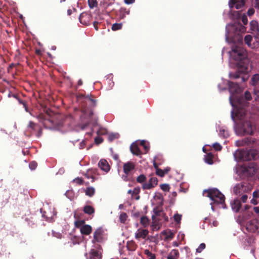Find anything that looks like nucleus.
Segmentation results:
<instances>
[{
  "label": "nucleus",
  "mask_w": 259,
  "mask_h": 259,
  "mask_svg": "<svg viewBox=\"0 0 259 259\" xmlns=\"http://www.w3.org/2000/svg\"><path fill=\"white\" fill-rule=\"evenodd\" d=\"M226 39L233 43L231 51L230 52L231 57L238 62L248 60L246 57L245 50L242 47V37L241 34L246 31L245 27L240 23H235L226 27Z\"/></svg>",
  "instance_id": "f257e3e1"
},
{
  "label": "nucleus",
  "mask_w": 259,
  "mask_h": 259,
  "mask_svg": "<svg viewBox=\"0 0 259 259\" xmlns=\"http://www.w3.org/2000/svg\"><path fill=\"white\" fill-rule=\"evenodd\" d=\"M203 194L205 196L209 198L212 201V203L217 204H222L223 208H225V196L217 189L212 188L207 190H204Z\"/></svg>",
  "instance_id": "f03ea898"
},
{
  "label": "nucleus",
  "mask_w": 259,
  "mask_h": 259,
  "mask_svg": "<svg viewBox=\"0 0 259 259\" xmlns=\"http://www.w3.org/2000/svg\"><path fill=\"white\" fill-rule=\"evenodd\" d=\"M238 132L240 135H250L253 134V126L250 121H244L239 128Z\"/></svg>",
  "instance_id": "7ed1b4c3"
},
{
  "label": "nucleus",
  "mask_w": 259,
  "mask_h": 259,
  "mask_svg": "<svg viewBox=\"0 0 259 259\" xmlns=\"http://www.w3.org/2000/svg\"><path fill=\"white\" fill-rule=\"evenodd\" d=\"M250 191L249 187L247 185L243 183H240L236 185L233 188L234 194L240 196L244 193Z\"/></svg>",
  "instance_id": "20e7f679"
},
{
  "label": "nucleus",
  "mask_w": 259,
  "mask_h": 259,
  "mask_svg": "<svg viewBox=\"0 0 259 259\" xmlns=\"http://www.w3.org/2000/svg\"><path fill=\"white\" fill-rule=\"evenodd\" d=\"M246 230L250 232H255L259 228V221L257 219H253L246 224Z\"/></svg>",
  "instance_id": "39448f33"
},
{
  "label": "nucleus",
  "mask_w": 259,
  "mask_h": 259,
  "mask_svg": "<svg viewBox=\"0 0 259 259\" xmlns=\"http://www.w3.org/2000/svg\"><path fill=\"white\" fill-rule=\"evenodd\" d=\"M237 71L242 74H246L248 70V60H245L242 62H238Z\"/></svg>",
  "instance_id": "423d86ee"
},
{
  "label": "nucleus",
  "mask_w": 259,
  "mask_h": 259,
  "mask_svg": "<svg viewBox=\"0 0 259 259\" xmlns=\"http://www.w3.org/2000/svg\"><path fill=\"white\" fill-rule=\"evenodd\" d=\"M103 232L104 231L103 229L101 228L96 229L94 233L92 243H95L96 242H102L103 240Z\"/></svg>",
  "instance_id": "0eeeda50"
},
{
  "label": "nucleus",
  "mask_w": 259,
  "mask_h": 259,
  "mask_svg": "<svg viewBox=\"0 0 259 259\" xmlns=\"http://www.w3.org/2000/svg\"><path fill=\"white\" fill-rule=\"evenodd\" d=\"M254 143V140L251 137L245 138L242 140L236 141V145L238 147L250 145Z\"/></svg>",
  "instance_id": "6e6552de"
},
{
  "label": "nucleus",
  "mask_w": 259,
  "mask_h": 259,
  "mask_svg": "<svg viewBox=\"0 0 259 259\" xmlns=\"http://www.w3.org/2000/svg\"><path fill=\"white\" fill-rule=\"evenodd\" d=\"M229 4L231 8L239 9L244 6L245 2L244 0H230Z\"/></svg>",
  "instance_id": "1a4fd4ad"
},
{
  "label": "nucleus",
  "mask_w": 259,
  "mask_h": 259,
  "mask_svg": "<svg viewBox=\"0 0 259 259\" xmlns=\"http://www.w3.org/2000/svg\"><path fill=\"white\" fill-rule=\"evenodd\" d=\"M98 175V170L97 168H91L89 169L84 174V176L88 179H92V182H94L96 178L95 176Z\"/></svg>",
  "instance_id": "9d476101"
},
{
  "label": "nucleus",
  "mask_w": 259,
  "mask_h": 259,
  "mask_svg": "<svg viewBox=\"0 0 259 259\" xmlns=\"http://www.w3.org/2000/svg\"><path fill=\"white\" fill-rule=\"evenodd\" d=\"M135 168V164L133 162L128 161L125 163L123 166V171L126 175H128Z\"/></svg>",
  "instance_id": "9b49d317"
},
{
  "label": "nucleus",
  "mask_w": 259,
  "mask_h": 259,
  "mask_svg": "<svg viewBox=\"0 0 259 259\" xmlns=\"http://www.w3.org/2000/svg\"><path fill=\"white\" fill-rule=\"evenodd\" d=\"M149 234V231L147 229H139L137 232L135 234V238L138 240L141 238L145 239Z\"/></svg>",
  "instance_id": "f8f14e48"
},
{
  "label": "nucleus",
  "mask_w": 259,
  "mask_h": 259,
  "mask_svg": "<svg viewBox=\"0 0 259 259\" xmlns=\"http://www.w3.org/2000/svg\"><path fill=\"white\" fill-rule=\"evenodd\" d=\"M91 16L86 13H81L79 17L80 22L84 25H88L89 24Z\"/></svg>",
  "instance_id": "ddd939ff"
},
{
  "label": "nucleus",
  "mask_w": 259,
  "mask_h": 259,
  "mask_svg": "<svg viewBox=\"0 0 259 259\" xmlns=\"http://www.w3.org/2000/svg\"><path fill=\"white\" fill-rule=\"evenodd\" d=\"M241 206L242 205L240 200L238 199H234L233 202L231 203L232 209L235 212H238L239 211Z\"/></svg>",
  "instance_id": "4468645a"
},
{
  "label": "nucleus",
  "mask_w": 259,
  "mask_h": 259,
  "mask_svg": "<svg viewBox=\"0 0 259 259\" xmlns=\"http://www.w3.org/2000/svg\"><path fill=\"white\" fill-rule=\"evenodd\" d=\"M250 29L256 33L255 39L259 37V28L258 23L256 21H251L250 22Z\"/></svg>",
  "instance_id": "2eb2a0df"
},
{
  "label": "nucleus",
  "mask_w": 259,
  "mask_h": 259,
  "mask_svg": "<svg viewBox=\"0 0 259 259\" xmlns=\"http://www.w3.org/2000/svg\"><path fill=\"white\" fill-rule=\"evenodd\" d=\"M99 167L105 172H108L110 170V166L105 159H101L98 163Z\"/></svg>",
  "instance_id": "dca6fc26"
},
{
  "label": "nucleus",
  "mask_w": 259,
  "mask_h": 259,
  "mask_svg": "<svg viewBox=\"0 0 259 259\" xmlns=\"http://www.w3.org/2000/svg\"><path fill=\"white\" fill-rule=\"evenodd\" d=\"M228 85L229 91L231 93H237L239 92L240 87L238 83H236L231 81H229Z\"/></svg>",
  "instance_id": "f3484780"
},
{
  "label": "nucleus",
  "mask_w": 259,
  "mask_h": 259,
  "mask_svg": "<svg viewBox=\"0 0 259 259\" xmlns=\"http://www.w3.org/2000/svg\"><path fill=\"white\" fill-rule=\"evenodd\" d=\"M80 231L82 235H89L91 233L92 231V228L89 225H84L81 227Z\"/></svg>",
  "instance_id": "a211bd4d"
},
{
  "label": "nucleus",
  "mask_w": 259,
  "mask_h": 259,
  "mask_svg": "<svg viewBox=\"0 0 259 259\" xmlns=\"http://www.w3.org/2000/svg\"><path fill=\"white\" fill-rule=\"evenodd\" d=\"M130 150L131 152L135 155L139 156L142 154L141 151L136 143H134L131 145Z\"/></svg>",
  "instance_id": "6ab92c4d"
},
{
  "label": "nucleus",
  "mask_w": 259,
  "mask_h": 259,
  "mask_svg": "<svg viewBox=\"0 0 259 259\" xmlns=\"http://www.w3.org/2000/svg\"><path fill=\"white\" fill-rule=\"evenodd\" d=\"M102 255L99 251L94 249H92L90 251V259H101Z\"/></svg>",
  "instance_id": "aec40b11"
},
{
  "label": "nucleus",
  "mask_w": 259,
  "mask_h": 259,
  "mask_svg": "<svg viewBox=\"0 0 259 259\" xmlns=\"http://www.w3.org/2000/svg\"><path fill=\"white\" fill-rule=\"evenodd\" d=\"M250 84L255 87L259 83V74L256 73L252 75L250 80Z\"/></svg>",
  "instance_id": "412c9836"
},
{
  "label": "nucleus",
  "mask_w": 259,
  "mask_h": 259,
  "mask_svg": "<svg viewBox=\"0 0 259 259\" xmlns=\"http://www.w3.org/2000/svg\"><path fill=\"white\" fill-rule=\"evenodd\" d=\"M179 255V252L177 249H172L167 257V259H177Z\"/></svg>",
  "instance_id": "4be33fe9"
},
{
  "label": "nucleus",
  "mask_w": 259,
  "mask_h": 259,
  "mask_svg": "<svg viewBox=\"0 0 259 259\" xmlns=\"http://www.w3.org/2000/svg\"><path fill=\"white\" fill-rule=\"evenodd\" d=\"M83 212L86 214L91 215L95 213V209L92 206L86 205L83 207Z\"/></svg>",
  "instance_id": "5701e85b"
},
{
  "label": "nucleus",
  "mask_w": 259,
  "mask_h": 259,
  "mask_svg": "<svg viewBox=\"0 0 259 259\" xmlns=\"http://www.w3.org/2000/svg\"><path fill=\"white\" fill-rule=\"evenodd\" d=\"M154 212L156 216H161L163 215L164 217V221L166 222H167L168 220V218L167 216L166 215L165 213L161 210H158L157 209L154 208Z\"/></svg>",
  "instance_id": "b1692460"
},
{
  "label": "nucleus",
  "mask_w": 259,
  "mask_h": 259,
  "mask_svg": "<svg viewBox=\"0 0 259 259\" xmlns=\"http://www.w3.org/2000/svg\"><path fill=\"white\" fill-rule=\"evenodd\" d=\"M95 193V190L93 187H90L87 188L85 190V193L87 195L92 197Z\"/></svg>",
  "instance_id": "393cba45"
},
{
  "label": "nucleus",
  "mask_w": 259,
  "mask_h": 259,
  "mask_svg": "<svg viewBox=\"0 0 259 259\" xmlns=\"http://www.w3.org/2000/svg\"><path fill=\"white\" fill-rule=\"evenodd\" d=\"M213 155L211 153H209L207 154V155L205 156L204 159L205 162L209 164H211L213 163Z\"/></svg>",
  "instance_id": "a878e982"
},
{
  "label": "nucleus",
  "mask_w": 259,
  "mask_h": 259,
  "mask_svg": "<svg viewBox=\"0 0 259 259\" xmlns=\"http://www.w3.org/2000/svg\"><path fill=\"white\" fill-rule=\"evenodd\" d=\"M129 12L130 11H127L126 8H121L119 10V18L123 19L125 17L126 14H128Z\"/></svg>",
  "instance_id": "bb28decb"
},
{
  "label": "nucleus",
  "mask_w": 259,
  "mask_h": 259,
  "mask_svg": "<svg viewBox=\"0 0 259 259\" xmlns=\"http://www.w3.org/2000/svg\"><path fill=\"white\" fill-rule=\"evenodd\" d=\"M149 221V219L147 217L143 216L141 218L140 223L144 227H146L147 225H148Z\"/></svg>",
  "instance_id": "cd10ccee"
},
{
  "label": "nucleus",
  "mask_w": 259,
  "mask_h": 259,
  "mask_svg": "<svg viewBox=\"0 0 259 259\" xmlns=\"http://www.w3.org/2000/svg\"><path fill=\"white\" fill-rule=\"evenodd\" d=\"M84 97L85 99L89 100L91 102L92 106L95 107L96 106L97 100L96 99H93L91 95H87L84 96Z\"/></svg>",
  "instance_id": "c85d7f7f"
},
{
  "label": "nucleus",
  "mask_w": 259,
  "mask_h": 259,
  "mask_svg": "<svg viewBox=\"0 0 259 259\" xmlns=\"http://www.w3.org/2000/svg\"><path fill=\"white\" fill-rule=\"evenodd\" d=\"M144 253L147 255L149 259H155L156 258L155 255L148 249L144 250Z\"/></svg>",
  "instance_id": "c756f323"
},
{
  "label": "nucleus",
  "mask_w": 259,
  "mask_h": 259,
  "mask_svg": "<svg viewBox=\"0 0 259 259\" xmlns=\"http://www.w3.org/2000/svg\"><path fill=\"white\" fill-rule=\"evenodd\" d=\"M122 27V23H114L112 25L111 29L113 31H116L121 29Z\"/></svg>",
  "instance_id": "7c9ffc66"
},
{
  "label": "nucleus",
  "mask_w": 259,
  "mask_h": 259,
  "mask_svg": "<svg viewBox=\"0 0 259 259\" xmlns=\"http://www.w3.org/2000/svg\"><path fill=\"white\" fill-rule=\"evenodd\" d=\"M28 127L31 128L32 130L36 131L38 129V127H39V126L33 121H30L29 122Z\"/></svg>",
  "instance_id": "2f4dec72"
},
{
  "label": "nucleus",
  "mask_w": 259,
  "mask_h": 259,
  "mask_svg": "<svg viewBox=\"0 0 259 259\" xmlns=\"http://www.w3.org/2000/svg\"><path fill=\"white\" fill-rule=\"evenodd\" d=\"M72 182L79 185H81L83 184L84 180L81 178L77 177L72 181Z\"/></svg>",
  "instance_id": "473e14b6"
},
{
  "label": "nucleus",
  "mask_w": 259,
  "mask_h": 259,
  "mask_svg": "<svg viewBox=\"0 0 259 259\" xmlns=\"http://www.w3.org/2000/svg\"><path fill=\"white\" fill-rule=\"evenodd\" d=\"M220 135L224 138H227L229 136V134L228 131L225 129H221L220 131Z\"/></svg>",
  "instance_id": "72a5a7b5"
},
{
  "label": "nucleus",
  "mask_w": 259,
  "mask_h": 259,
  "mask_svg": "<svg viewBox=\"0 0 259 259\" xmlns=\"http://www.w3.org/2000/svg\"><path fill=\"white\" fill-rule=\"evenodd\" d=\"M252 39V36L250 35H247L244 37V41L249 47L251 46Z\"/></svg>",
  "instance_id": "f704fd0d"
},
{
  "label": "nucleus",
  "mask_w": 259,
  "mask_h": 259,
  "mask_svg": "<svg viewBox=\"0 0 259 259\" xmlns=\"http://www.w3.org/2000/svg\"><path fill=\"white\" fill-rule=\"evenodd\" d=\"M154 187L155 186L149 182L148 183H144L142 185V188L144 190L150 189Z\"/></svg>",
  "instance_id": "c9c22d12"
},
{
  "label": "nucleus",
  "mask_w": 259,
  "mask_h": 259,
  "mask_svg": "<svg viewBox=\"0 0 259 259\" xmlns=\"http://www.w3.org/2000/svg\"><path fill=\"white\" fill-rule=\"evenodd\" d=\"M127 215L125 212H122L119 216L120 221L122 223H124L127 219Z\"/></svg>",
  "instance_id": "e433bc0d"
},
{
  "label": "nucleus",
  "mask_w": 259,
  "mask_h": 259,
  "mask_svg": "<svg viewBox=\"0 0 259 259\" xmlns=\"http://www.w3.org/2000/svg\"><path fill=\"white\" fill-rule=\"evenodd\" d=\"M88 4L91 9H93L97 6V0H88Z\"/></svg>",
  "instance_id": "4c0bfd02"
},
{
  "label": "nucleus",
  "mask_w": 259,
  "mask_h": 259,
  "mask_svg": "<svg viewBox=\"0 0 259 259\" xmlns=\"http://www.w3.org/2000/svg\"><path fill=\"white\" fill-rule=\"evenodd\" d=\"M85 221L84 220H78L75 222L74 224L76 228H81L84 225Z\"/></svg>",
  "instance_id": "58836bf2"
},
{
  "label": "nucleus",
  "mask_w": 259,
  "mask_h": 259,
  "mask_svg": "<svg viewBox=\"0 0 259 259\" xmlns=\"http://www.w3.org/2000/svg\"><path fill=\"white\" fill-rule=\"evenodd\" d=\"M243 117L242 115H239V113L238 112H237L235 113V115H234V112L233 111H232L231 113V117L232 119L234 121L235 120V117L238 118L239 119L241 120L242 117Z\"/></svg>",
  "instance_id": "ea45409f"
},
{
  "label": "nucleus",
  "mask_w": 259,
  "mask_h": 259,
  "mask_svg": "<svg viewBox=\"0 0 259 259\" xmlns=\"http://www.w3.org/2000/svg\"><path fill=\"white\" fill-rule=\"evenodd\" d=\"M127 247L128 249L130 250H135L136 248V245L133 242H127Z\"/></svg>",
  "instance_id": "a19ab883"
},
{
  "label": "nucleus",
  "mask_w": 259,
  "mask_h": 259,
  "mask_svg": "<svg viewBox=\"0 0 259 259\" xmlns=\"http://www.w3.org/2000/svg\"><path fill=\"white\" fill-rule=\"evenodd\" d=\"M146 177L144 175H140L137 178V182L139 183H142L145 181Z\"/></svg>",
  "instance_id": "79ce46f5"
},
{
  "label": "nucleus",
  "mask_w": 259,
  "mask_h": 259,
  "mask_svg": "<svg viewBox=\"0 0 259 259\" xmlns=\"http://www.w3.org/2000/svg\"><path fill=\"white\" fill-rule=\"evenodd\" d=\"M160 187L161 190L164 192H168L170 189L169 185L167 184H161Z\"/></svg>",
  "instance_id": "37998d69"
},
{
  "label": "nucleus",
  "mask_w": 259,
  "mask_h": 259,
  "mask_svg": "<svg viewBox=\"0 0 259 259\" xmlns=\"http://www.w3.org/2000/svg\"><path fill=\"white\" fill-rule=\"evenodd\" d=\"M241 74L237 70L235 73L230 74V76L231 78L234 79L239 78L241 76Z\"/></svg>",
  "instance_id": "c03bdc74"
},
{
  "label": "nucleus",
  "mask_w": 259,
  "mask_h": 259,
  "mask_svg": "<svg viewBox=\"0 0 259 259\" xmlns=\"http://www.w3.org/2000/svg\"><path fill=\"white\" fill-rule=\"evenodd\" d=\"M244 98L247 101H250L252 99V96L250 93L246 91L244 93Z\"/></svg>",
  "instance_id": "a18cd8bd"
},
{
  "label": "nucleus",
  "mask_w": 259,
  "mask_h": 259,
  "mask_svg": "<svg viewBox=\"0 0 259 259\" xmlns=\"http://www.w3.org/2000/svg\"><path fill=\"white\" fill-rule=\"evenodd\" d=\"M140 145L142 146L145 151V152H147L149 150V147L146 145V142L144 140L140 142Z\"/></svg>",
  "instance_id": "49530a36"
},
{
  "label": "nucleus",
  "mask_w": 259,
  "mask_h": 259,
  "mask_svg": "<svg viewBox=\"0 0 259 259\" xmlns=\"http://www.w3.org/2000/svg\"><path fill=\"white\" fill-rule=\"evenodd\" d=\"M205 248V244L204 243H201L199 247L196 249V252L200 253Z\"/></svg>",
  "instance_id": "de8ad7c7"
},
{
  "label": "nucleus",
  "mask_w": 259,
  "mask_h": 259,
  "mask_svg": "<svg viewBox=\"0 0 259 259\" xmlns=\"http://www.w3.org/2000/svg\"><path fill=\"white\" fill-rule=\"evenodd\" d=\"M174 219L176 222L179 223L182 219V215L177 213L174 215Z\"/></svg>",
  "instance_id": "09e8293b"
},
{
  "label": "nucleus",
  "mask_w": 259,
  "mask_h": 259,
  "mask_svg": "<svg viewBox=\"0 0 259 259\" xmlns=\"http://www.w3.org/2000/svg\"><path fill=\"white\" fill-rule=\"evenodd\" d=\"M156 173L157 175L160 177H163L165 175L164 170L160 168H157Z\"/></svg>",
  "instance_id": "8fccbe9b"
},
{
  "label": "nucleus",
  "mask_w": 259,
  "mask_h": 259,
  "mask_svg": "<svg viewBox=\"0 0 259 259\" xmlns=\"http://www.w3.org/2000/svg\"><path fill=\"white\" fill-rule=\"evenodd\" d=\"M37 166V164L35 161H31L29 163V166L31 170H34Z\"/></svg>",
  "instance_id": "3c124183"
},
{
  "label": "nucleus",
  "mask_w": 259,
  "mask_h": 259,
  "mask_svg": "<svg viewBox=\"0 0 259 259\" xmlns=\"http://www.w3.org/2000/svg\"><path fill=\"white\" fill-rule=\"evenodd\" d=\"M154 186H156L158 183L157 179L155 177H152L150 179L149 181Z\"/></svg>",
  "instance_id": "603ef678"
},
{
  "label": "nucleus",
  "mask_w": 259,
  "mask_h": 259,
  "mask_svg": "<svg viewBox=\"0 0 259 259\" xmlns=\"http://www.w3.org/2000/svg\"><path fill=\"white\" fill-rule=\"evenodd\" d=\"M213 148L217 151H221L222 149V146L218 143L213 144Z\"/></svg>",
  "instance_id": "864d4df0"
},
{
  "label": "nucleus",
  "mask_w": 259,
  "mask_h": 259,
  "mask_svg": "<svg viewBox=\"0 0 259 259\" xmlns=\"http://www.w3.org/2000/svg\"><path fill=\"white\" fill-rule=\"evenodd\" d=\"M103 141V139L102 138L100 137H97L95 139V142L96 144H100L102 143Z\"/></svg>",
  "instance_id": "5fc2aeb1"
},
{
  "label": "nucleus",
  "mask_w": 259,
  "mask_h": 259,
  "mask_svg": "<svg viewBox=\"0 0 259 259\" xmlns=\"http://www.w3.org/2000/svg\"><path fill=\"white\" fill-rule=\"evenodd\" d=\"M241 21L244 25H246L248 23V19L245 15H243L241 17Z\"/></svg>",
  "instance_id": "6e6d98bb"
},
{
  "label": "nucleus",
  "mask_w": 259,
  "mask_h": 259,
  "mask_svg": "<svg viewBox=\"0 0 259 259\" xmlns=\"http://www.w3.org/2000/svg\"><path fill=\"white\" fill-rule=\"evenodd\" d=\"M140 192V188L139 187H136L133 190V195H138Z\"/></svg>",
  "instance_id": "4d7b16f0"
},
{
  "label": "nucleus",
  "mask_w": 259,
  "mask_h": 259,
  "mask_svg": "<svg viewBox=\"0 0 259 259\" xmlns=\"http://www.w3.org/2000/svg\"><path fill=\"white\" fill-rule=\"evenodd\" d=\"M254 10L253 8H250L247 11V15L249 16H252L254 13Z\"/></svg>",
  "instance_id": "13d9d810"
},
{
  "label": "nucleus",
  "mask_w": 259,
  "mask_h": 259,
  "mask_svg": "<svg viewBox=\"0 0 259 259\" xmlns=\"http://www.w3.org/2000/svg\"><path fill=\"white\" fill-rule=\"evenodd\" d=\"M248 198V196L247 195H243L241 197V200L243 203H245L246 202Z\"/></svg>",
  "instance_id": "bf43d9fd"
},
{
  "label": "nucleus",
  "mask_w": 259,
  "mask_h": 259,
  "mask_svg": "<svg viewBox=\"0 0 259 259\" xmlns=\"http://www.w3.org/2000/svg\"><path fill=\"white\" fill-rule=\"evenodd\" d=\"M37 131H38V132H37V133L36 134V136L38 138H39L41 136V134H42V128L39 126V127H38Z\"/></svg>",
  "instance_id": "052dcab7"
},
{
  "label": "nucleus",
  "mask_w": 259,
  "mask_h": 259,
  "mask_svg": "<svg viewBox=\"0 0 259 259\" xmlns=\"http://www.w3.org/2000/svg\"><path fill=\"white\" fill-rule=\"evenodd\" d=\"M85 146V141L84 140L82 141L79 144V148L82 149L84 148Z\"/></svg>",
  "instance_id": "680f3d73"
},
{
  "label": "nucleus",
  "mask_w": 259,
  "mask_h": 259,
  "mask_svg": "<svg viewBox=\"0 0 259 259\" xmlns=\"http://www.w3.org/2000/svg\"><path fill=\"white\" fill-rule=\"evenodd\" d=\"M253 94L254 95L256 96L257 98H259V90H258L256 88H254L253 89Z\"/></svg>",
  "instance_id": "e2e57ef3"
},
{
  "label": "nucleus",
  "mask_w": 259,
  "mask_h": 259,
  "mask_svg": "<svg viewBox=\"0 0 259 259\" xmlns=\"http://www.w3.org/2000/svg\"><path fill=\"white\" fill-rule=\"evenodd\" d=\"M248 78V75H247V74H244L243 76H241V79L242 82H245L246 81Z\"/></svg>",
  "instance_id": "0e129e2a"
},
{
  "label": "nucleus",
  "mask_w": 259,
  "mask_h": 259,
  "mask_svg": "<svg viewBox=\"0 0 259 259\" xmlns=\"http://www.w3.org/2000/svg\"><path fill=\"white\" fill-rule=\"evenodd\" d=\"M45 115L44 114H39L37 117L40 119V121H42L45 119Z\"/></svg>",
  "instance_id": "69168bd1"
},
{
  "label": "nucleus",
  "mask_w": 259,
  "mask_h": 259,
  "mask_svg": "<svg viewBox=\"0 0 259 259\" xmlns=\"http://www.w3.org/2000/svg\"><path fill=\"white\" fill-rule=\"evenodd\" d=\"M253 198H259V191H255L252 194Z\"/></svg>",
  "instance_id": "338daca9"
},
{
  "label": "nucleus",
  "mask_w": 259,
  "mask_h": 259,
  "mask_svg": "<svg viewBox=\"0 0 259 259\" xmlns=\"http://www.w3.org/2000/svg\"><path fill=\"white\" fill-rule=\"evenodd\" d=\"M254 6L255 8L259 10V0H255Z\"/></svg>",
  "instance_id": "774afa93"
}]
</instances>
